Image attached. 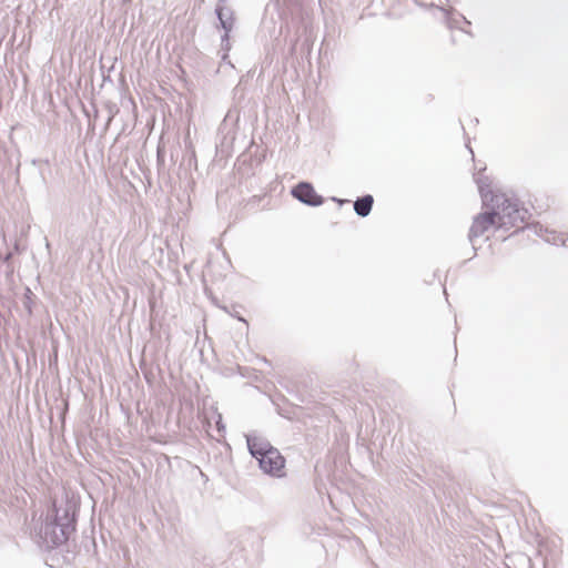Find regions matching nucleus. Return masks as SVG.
I'll return each instance as SVG.
<instances>
[{
	"mask_svg": "<svg viewBox=\"0 0 568 568\" xmlns=\"http://www.w3.org/2000/svg\"><path fill=\"white\" fill-rule=\"evenodd\" d=\"M78 509L69 500L58 504L52 503L48 509L45 519L39 527L31 530V537L37 545L44 550H52L65 544L75 532Z\"/></svg>",
	"mask_w": 568,
	"mask_h": 568,
	"instance_id": "obj_1",
	"label": "nucleus"
},
{
	"mask_svg": "<svg viewBox=\"0 0 568 568\" xmlns=\"http://www.w3.org/2000/svg\"><path fill=\"white\" fill-rule=\"evenodd\" d=\"M476 183L483 205L491 209L498 222V229L509 230L510 227H517L521 230L520 225L530 217V213L520 205L519 200L506 193L494 192L488 178H477Z\"/></svg>",
	"mask_w": 568,
	"mask_h": 568,
	"instance_id": "obj_2",
	"label": "nucleus"
},
{
	"mask_svg": "<svg viewBox=\"0 0 568 568\" xmlns=\"http://www.w3.org/2000/svg\"><path fill=\"white\" fill-rule=\"evenodd\" d=\"M260 469L265 474L274 478L285 477V464L286 460L281 452L274 447L262 457L257 459Z\"/></svg>",
	"mask_w": 568,
	"mask_h": 568,
	"instance_id": "obj_3",
	"label": "nucleus"
},
{
	"mask_svg": "<svg viewBox=\"0 0 568 568\" xmlns=\"http://www.w3.org/2000/svg\"><path fill=\"white\" fill-rule=\"evenodd\" d=\"M227 0H217L216 7H215V14L217 17V20L220 22L221 28L224 30L223 36L221 37L222 47L225 50L230 49V32L233 29L234 26V12L233 10L226 4Z\"/></svg>",
	"mask_w": 568,
	"mask_h": 568,
	"instance_id": "obj_4",
	"label": "nucleus"
},
{
	"mask_svg": "<svg viewBox=\"0 0 568 568\" xmlns=\"http://www.w3.org/2000/svg\"><path fill=\"white\" fill-rule=\"evenodd\" d=\"M491 226L498 227V222L494 215L491 209L477 214L473 219L471 226L468 233V240L474 243V240L484 235Z\"/></svg>",
	"mask_w": 568,
	"mask_h": 568,
	"instance_id": "obj_5",
	"label": "nucleus"
},
{
	"mask_svg": "<svg viewBox=\"0 0 568 568\" xmlns=\"http://www.w3.org/2000/svg\"><path fill=\"white\" fill-rule=\"evenodd\" d=\"M292 195L303 204L308 206H320L324 202V197L316 193L314 186L310 182L302 181L292 189Z\"/></svg>",
	"mask_w": 568,
	"mask_h": 568,
	"instance_id": "obj_6",
	"label": "nucleus"
},
{
	"mask_svg": "<svg viewBox=\"0 0 568 568\" xmlns=\"http://www.w3.org/2000/svg\"><path fill=\"white\" fill-rule=\"evenodd\" d=\"M244 436L246 439L247 450L256 460L274 448L270 440L257 432H251Z\"/></svg>",
	"mask_w": 568,
	"mask_h": 568,
	"instance_id": "obj_7",
	"label": "nucleus"
},
{
	"mask_svg": "<svg viewBox=\"0 0 568 568\" xmlns=\"http://www.w3.org/2000/svg\"><path fill=\"white\" fill-rule=\"evenodd\" d=\"M374 204V197L365 194L354 201V211L359 217H366L371 214Z\"/></svg>",
	"mask_w": 568,
	"mask_h": 568,
	"instance_id": "obj_8",
	"label": "nucleus"
},
{
	"mask_svg": "<svg viewBox=\"0 0 568 568\" xmlns=\"http://www.w3.org/2000/svg\"><path fill=\"white\" fill-rule=\"evenodd\" d=\"M527 227L532 230L536 235L544 237L547 242L551 241L548 236H546V234L549 233L548 229L544 227L540 223H532L529 224Z\"/></svg>",
	"mask_w": 568,
	"mask_h": 568,
	"instance_id": "obj_9",
	"label": "nucleus"
},
{
	"mask_svg": "<svg viewBox=\"0 0 568 568\" xmlns=\"http://www.w3.org/2000/svg\"><path fill=\"white\" fill-rule=\"evenodd\" d=\"M23 306L27 310L28 314L31 315L33 306V293L29 287H27L24 292Z\"/></svg>",
	"mask_w": 568,
	"mask_h": 568,
	"instance_id": "obj_10",
	"label": "nucleus"
},
{
	"mask_svg": "<svg viewBox=\"0 0 568 568\" xmlns=\"http://www.w3.org/2000/svg\"><path fill=\"white\" fill-rule=\"evenodd\" d=\"M216 428L220 433L224 432L225 430V426L224 424L222 423V415L221 414H217V419H216Z\"/></svg>",
	"mask_w": 568,
	"mask_h": 568,
	"instance_id": "obj_11",
	"label": "nucleus"
},
{
	"mask_svg": "<svg viewBox=\"0 0 568 568\" xmlns=\"http://www.w3.org/2000/svg\"><path fill=\"white\" fill-rule=\"evenodd\" d=\"M163 162H164L163 155L161 153V150L159 149L158 150V163H159V165H161Z\"/></svg>",
	"mask_w": 568,
	"mask_h": 568,
	"instance_id": "obj_12",
	"label": "nucleus"
},
{
	"mask_svg": "<svg viewBox=\"0 0 568 568\" xmlns=\"http://www.w3.org/2000/svg\"><path fill=\"white\" fill-rule=\"evenodd\" d=\"M237 320H239V321H241V322H243V323H245V324H247V322L245 321V318H243L242 316H237Z\"/></svg>",
	"mask_w": 568,
	"mask_h": 568,
	"instance_id": "obj_13",
	"label": "nucleus"
},
{
	"mask_svg": "<svg viewBox=\"0 0 568 568\" xmlns=\"http://www.w3.org/2000/svg\"><path fill=\"white\" fill-rule=\"evenodd\" d=\"M10 257H11V254H8V255L6 256V261L10 260Z\"/></svg>",
	"mask_w": 568,
	"mask_h": 568,
	"instance_id": "obj_14",
	"label": "nucleus"
}]
</instances>
